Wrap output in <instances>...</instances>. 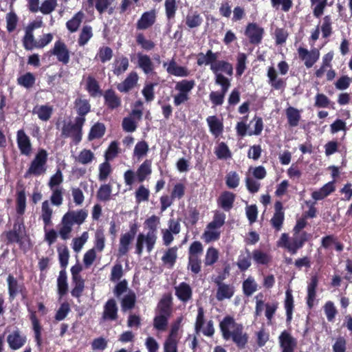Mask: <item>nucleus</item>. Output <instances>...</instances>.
Here are the masks:
<instances>
[{"instance_id": "f257e3e1", "label": "nucleus", "mask_w": 352, "mask_h": 352, "mask_svg": "<svg viewBox=\"0 0 352 352\" xmlns=\"http://www.w3.org/2000/svg\"><path fill=\"white\" fill-rule=\"evenodd\" d=\"M219 326L225 340H232L239 347H244L248 342V336L243 332L241 324L236 322L232 317L227 316L220 322Z\"/></svg>"}, {"instance_id": "f03ea898", "label": "nucleus", "mask_w": 352, "mask_h": 352, "mask_svg": "<svg viewBox=\"0 0 352 352\" xmlns=\"http://www.w3.org/2000/svg\"><path fill=\"white\" fill-rule=\"evenodd\" d=\"M212 72L214 74L216 84L230 85V80L225 75L231 76L233 74L232 65L223 60H217L212 65Z\"/></svg>"}, {"instance_id": "7ed1b4c3", "label": "nucleus", "mask_w": 352, "mask_h": 352, "mask_svg": "<svg viewBox=\"0 0 352 352\" xmlns=\"http://www.w3.org/2000/svg\"><path fill=\"white\" fill-rule=\"evenodd\" d=\"M195 85V82L193 80H182L176 83L175 89L177 94L173 96L175 106H179L189 100V94Z\"/></svg>"}, {"instance_id": "20e7f679", "label": "nucleus", "mask_w": 352, "mask_h": 352, "mask_svg": "<svg viewBox=\"0 0 352 352\" xmlns=\"http://www.w3.org/2000/svg\"><path fill=\"white\" fill-rule=\"evenodd\" d=\"M182 321V317H179L173 324L169 336L164 343V352H177V342L180 339L179 329Z\"/></svg>"}, {"instance_id": "39448f33", "label": "nucleus", "mask_w": 352, "mask_h": 352, "mask_svg": "<svg viewBox=\"0 0 352 352\" xmlns=\"http://www.w3.org/2000/svg\"><path fill=\"white\" fill-rule=\"evenodd\" d=\"M85 122V118L83 117H77L76 118L75 124L68 123L65 124L62 133L65 137H70L76 142H79L81 140V130L82 126Z\"/></svg>"}, {"instance_id": "423d86ee", "label": "nucleus", "mask_w": 352, "mask_h": 352, "mask_svg": "<svg viewBox=\"0 0 352 352\" xmlns=\"http://www.w3.org/2000/svg\"><path fill=\"white\" fill-rule=\"evenodd\" d=\"M47 159V153L46 151L44 149L39 150L31 163L28 174L39 175L45 173Z\"/></svg>"}, {"instance_id": "0eeeda50", "label": "nucleus", "mask_w": 352, "mask_h": 352, "mask_svg": "<svg viewBox=\"0 0 352 352\" xmlns=\"http://www.w3.org/2000/svg\"><path fill=\"white\" fill-rule=\"evenodd\" d=\"M157 235L153 232H148L146 234H139L136 242V253L141 255L143 251L144 245H146V250L150 252L155 243Z\"/></svg>"}, {"instance_id": "6e6552de", "label": "nucleus", "mask_w": 352, "mask_h": 352, "mask_svg": "<svg viewBox=\"0 0 352 352\" xmlns=\"http://www.w3.org/2000/svg\"><path fill=\"white\" fill-rule=\"evenodd\" d=\"M16 143L22 155L29 156L32 153V147L30 138L23 129L16 132Z\"/></svg>"}, {"instance_id": "1a4fd4ad", "label": "nucleus", "mask_w": 352, "mask_h": 352, "mask_svg": "<svg viewBox=\"0 0 352 352\" xmlns=\"http://www.w3.org/2000/svg\"><path fill=\"white\" fill-rule=\"evenodd\" d=\"M263 33V28L254 23H249L245 31V34L249 38L250 42L254 44L261 43Z\"/></svg>"}, {"instance_id": "9d476101", "label": "nucleus", "mask_w": 352, "mask_h": 352, "mask_svg": "<svg viewBox=\"0 0 352 352\" xmlns=\"http://www.w3.org/2000/svg\"><path fill=\"white\" fill-rule=\"evenodd\" d=\"M163 66L166 68L167 73L177 77H187L190 72L187 67L179 65L174 59L169 62H164Z\"/></svg>"}, {"instance_id": "9b49d317", "label": "nucleus", "mask_w": 352, "mask_h": 352, "mask_svg": "<svg viewBox=\"0 0 352 352\" xmlns=\"http://www.w3.org/2000/svg\"><path fill=\"white\" fill-rule=\"evenodd\" d=\"M27 338L19 329L10 333L7 337V342L10 349L18 350L26 343Z\"/></svg>"}, {"instance_id": "f8f14e48", "label": "nucleus", "mask_w": 352, "mask_h": 352, "mask_svg": "<svg viewBox=\"0 0 352 352\" xmlns=\"http://www.w3.org/2000/svg\"><path fill=\"white\" fill-rule=\"evenodd\" d=\"M298 51L300 58L304 61L305 66L308 68L311 67L320 56V52L317 49L309 51L303 47H300Z\"/></svg>"}, {"instance_id": "ddd939ff", "label": "nucleus", "mask_w": 352, "mask_h": 352, "mask_svg": "<svg viewBox=\"0 0 352 352\" xmlns=\"http://www.w3.org/2000/svg\"><path fill=\"white\" fill-rule=\"evenodd\" d=\"M52 54L56 56L58 61L64 64H67L69 61V50L66 45L60 41L55 42Z\"/></svg>"}, {"instance_id": "4468645a", "label": "nucleus", "mask_w": 352, "mask_h": 352, "mask_svg": "<svg viewBox=\"0 0 352 352\" xmlns=\"http://www.w3.org/2000/svg\"><path fill=\"white\" fill-rule=\"evenodd\" d=\"M217 286L216 298L219 301L230 299L234 296L235 289L232 285L218 283Z\"/></svg>"}, {"instance_id": "2eb2a0df", "label": "nucleus", "mask_w": 352, "mask_h": 352, "mask_svg": "<svg viewBox=\"0 0 352 352\" xmlns=\"http://www.w3.org/2000/svg\"><path fill=\"white\" fill-rule=\"evenodd\" d=\"M279 342L282 352H294L296 346V340L287 331H283L280 335Z\"/></svg>"}, {"instance_id": "dca6fc26", "label": "nucleus", "mask_w": 352, "mask_h": 352, "mask_svg": "<svg viewBox=\"0 0 352 352\" xmlns=\"http://www.w3.org/2000/svg\"><path fill=\"white\" fill-rule=\"evenodd\" d=\"M88 216V212L86 210L81 209L78 210H71L65 213L63 217L67 219L71 223L81 225Z\"/></svg>"}, {"instance_id": "f3484780", "label": "nucleus", "mask_w": 352, "mask_h": 352, "mask_svg": "<svg viewBox=\"0 0 352 352\" xmlns=\"http://www.w3.org/2000/svg\"><path fill=\"white\" fill-rule=\"evenodd\" d=\"M175 295L182 302H186L192 298V291L186 283H181L175 287Z\"/></svg>"}, {"instance_id": "a211bd4d", "label": "nucleus", "mask_w": 352, "mask_h": 352, "mask_svg": "<svg viewBox=\"0 0 352 352\" xmlns=\"http://www.w3.org/2000/svg\"><path fill=\"white\" fill-rule=\"evenodd\" d=\"M335 189L334 182H330L324 184L319 190L314 191L311 197L315 201L322 200L333 192Z\"/></svg>"}, {"instance_id": "6ab92c4d", "label": "nucleus", "mask_w": 352, "mask_h": 352, "mask_svg": "<svg viewBox=\"0 0 352 352\" xmlns=\"http://www.w3.org/2000/svg\"><path fill=\"white\" fill-rule=\"evenodd\" d=\"M221 87V91H212L210 94V100L213 104L218 106L223 103L225 96L229 89L230 85L217 84Z\"/></svg>"}, {"instance_id": "aec40b11", "label": "nucleus", "mask_w": 352, "mask_h": 352, "mask_svg": "<svg viewBox=\"0 0 352 352\" xmlns=\"http://www.w3.org/2000/svg\"><path fill=\"white\" fill-rule=\"evenodd\" d=\"M118 307L113 299L109 300L104 306L103 318L115 320L117 318Z\"/></svg>"}, {"instance_id": "412c9836", "label": "nucleus", "mask_w": 352, "mask_h": 352, "mask_svg": "<svg viewBox=\"0 0 352 352\" xmlns=\"http://www.w3.org/2000/svg\"><path fill=\"white\" fill-rule=\"evenodd\" d=\"M284 220V212L283 211V205L280 201L275 204V212L271 219L272 224L277 230H280Z\"/></svg>"}, {"instance_id": "4be33fe9", "label": "nucleus", "mask_w": 352, "mask_h": 352, "mask_svg": "<svg viewBox=\"0 0 352 352\" xmlns=\"http://www.w3.org/2000/svg\"><path fill=\"white\" fill-rule=\"evenodd\" d=\"M89 3L94 6L97 11L102 14L104 12L112 13L113 8L111 6L113 0H87Z\"/></svg>"}, {"instance_id": "5701e85b", "label": "nucleus", "mask_w": 352, "mask_h": 352, "mask_svg": "<svg viewBox=\"0 0 352 352\" xmlns=\"http://www.w3.org/2000/svg\"><path fill=\"white\" fill-rule=\"evenodd\" d=\"M138 80V74L135 72H131L122 82L118 85V89L121 92H127L135 87Z\"/></svg>"}, {"instance_id": "b1692460", "label": "nucleus", "mask_w": 352, "mask_h": 352, "mask_svg": "<svg viewBox=\"0 0 352 352\" xmlns=\"http://www.w3.org/2000/svg\"><path fill=\"white\" fill-rule=\"evenodd\" d=\"M307 240V234L305 232L296 234L291 239L290 245H289V252L295 254L300 248L304 243Z\"/></svg>"}, {"instance_id": "393cba45", "label": "nucleus", "mask_w": 352, "mask_h": 352, "mask_svg": "<svg viewBox=\"0 0 352 352\" xmlns=\"http://www.w3.org/2000/svg\"><path fill=\"white\" fill-rule=\"evenodd\" d=\"M267 77L269 78V83L275 89H280L285 86L284 80L278 77L277 72L274 67H270L267 69Z\"/></svg>"}, {"instance_id": "a878e982", "label": "nucleus", "mask_w": 352, "mask_h": 352, "mask_svg": "<svg viewBox=\"0 0 352 352\" xmlns=\"http://www.w3.org/2000/svg\"><path fill=\"white\" fill-rule=\"evenodd\" d=\"M134 234L126 232L122 234L120 239L118 252L120 256L125 255L129 250V245L133 241Z\"/></svg>"}, {"instance_id": "bb28decb", "label": "nucleus", "mask_w": 352, "mask_h": 352, "mask_svg": "<svg viewBox=\"0 0 352 352\" xmlns=\"http://www.w3.org/2000/svg\"><path fill=\"white\" fill-rule=\"evenodd\" d=\"M155 19V14L154 12L151 11L144 13L138 22V28L144 30L149 28L154 23Z\"/></svg>"}, {"instance_id": "cd10ccee", "label": "nucleus", "mask_w": 352, "mask_h": 352, "mask_svg": "<svg viewBox=\"0 0 352 352\" xmlns=\"http://www.w3.org/2000/svg\"><path fill=\"white\" fill-rule=\"evenodd\" d=\"M206 121L212 134L216 137L219 136L223 131V124L221 121L214 116H209Z\"/></svg>"}, {"instance_id": "c85d7f7f", "label": "nucleus", "mask_w": 352, "mask_h": 352, "mask_svg": "<svg viewBox=\"0 0 352 352\" xmlns=\"http://www.w3.org/2000/svg\"><path fill=\"white\" fill-rule=\"evenodd\" d=\"M217 55L213 53L211 50H208L206 54L201 53L198 56L197 64L199 65H210V69H212V65L215 63L217 61Z\"/></svg>"}, {"instance_id": "c756f323", "label": "nucleus", "mask_w": 352, "mask_h": 352, "mask_svg": "<svg viewBox=\"0 0 352 352\" xmlns=\"http://www.w3.org/2000/svg\"><path fill=\"white\" fill-rule=\"evenodd\" d=\"M185 22L189 28H195L202 23L203 19L197 12H190L186 15Z\"/></svg>"}, {"instance_id": "7c9ffc66", "label": "nucleus", "mask_w": 352, "mask_h": 352, "mask_svg": "<svg viewBox=\"0 0 352 352\" xmlns=\"http://www.w3.org/2000/svg\"><path fill=\"white\" fill-rule=\"evenodd\" d=\"M25 235L24 227L22 224L14 225L13 230L8 234V239L10 242L19 243Z\"/></svg>"}, {"instance_id": "2f4dec72", "label": "nucleus", "mask_w": 352, "mask_h": 352, "mask_svg": "<svg viewBox=\"0 0 352 352\" xmlns=\"http://www.w3.org/2000/svg\"><path fill=\"white\" fill-rule=\"evenodd\" d=\"M138 65L144 71L145 74H150L153 72V65L147 55L138 54Z\"/></svg>"}, {"instance_id": "473e14b6", "label": "nucleus", "mask_w": 352, "mask_h": 352, "mask_svg": "<svg viewBox=\"0 0 352 352\" xmlns=\"http://www.w3.org/2000/svg\"><path fill=\"white\" fill-rule=\"evenodd\" d=\"M75 107L78 113V117H83L90 111L91 106L87 100L81 98H77L75 101Z\"/></svg>"}, {"instance_id": "72a5a7b5", "label": "nucleus", "mask_w": 352, "mask_h": 352, "mask_svg": "<svg viewBox=\"0 0 352 352\" xmlns=\"http://www.w3.org/2000/svg\"><path fill=\"white\" fill-rule=\"evenodd\" d=\"M86 89L91 96L96 97L101 95L98 83L92 76H88L87 78Z\"/></svg>"}, {"instance_id": "f704fd0d", "label": "nucleus", "mask_w": 352, "mask_h": 352, "mask_svg": "<svg viewBox=\"0 0 352 352\" xmlns=\"http://www.w3.org/2000/svg\"><path fill=\"white\" fill-rule=\"evenodd\" d=\"M94 159V153L88 149L82 150L76 157V161L84 165L91 163Z\"/></svg>"}, {"instance_id": "c9c22d12", "label": "nucleus", "mask_w": 352, "mask_h": 352, "mask_svg": "<svg viewBox=\"0 0 352 352\" xmlns=\"http://www.w3.org/2000/svg\"><path fill=\"white\" fill-rule=\"evenodd\" d=\"M67 274L65 270H61L57 279L58 292L60 296L65 295L67 292Z\"/></svg>"}, {"instance_id": "e433bc0d", "label": "nucleus", "mask_w": 352, "mask_h": 352, "mask_svg": "<svg viewBox=\"0 0 352 352\" xmlns=\"http://www.w3.org/2000/svg\"><path fill=\"white\" fill-rule=\"evenodd\" d=\"M105 102L109 107L111 109L116 108L120 105L121 101L114 91L112 90H107L104 94Z\"/></svg>"}, {"instance_id": "4c0bfd02", "label": "nucleus", "mask_w": 352, "mask_h": 352, "mask_svg": "<svg viewBox=\"0 0 352 352\" xmlns=\"http://www.w3.org/2000/svg\"><path fill=\"white\" fill-rule=\"evenodd\" d=\"M177 248L173 247L168 249L164 254L162 260L164 264L172 267L177 257Z\"/></svg>"}, {"instance_id": "58836bf2", "label": "nucleus", "mask_w": 352, "mask_h": 352, "mask_svg": "<svg viewBox=\"0 0 352 352\" xmlns=\"http://www.w3.org/2000/svg\"><path fill=\"white\" fill-rule=\"evenodd\" d=\"M52 216V209L50 207L48 201H45L42 204L41 208V218L43 221L45 226H47L51 224Z\"/></svg>"}, {"instance_id": "ea45409f", "label": "nucleus", "mask_w": 352, "mask_h": 352, "mask_svg": "<svg viewBox=\"0 0 352 352\" xmlns=\"http://www.w3.org/2000/svg\"><path fill=\"white\" fill-rule=\"evenodd\" d=\"M83 18L84 14L82 12L76 13L72 19L67 22V29L72 32H76L78 29Z\"/></svg>"}, {"instance_id": "a19ab883", "label": "nucleus", "mask_w": 352, "mask_h": 352, "mask_svg": "<svg viewBox=\"0 0 352 352\" xmlns=\"http://www.w3.org/2000/svg\"><path fill=\"white\" fill-rule=\"evenodd\" d=\"M220 233V230L214 228L210 227V226L208 225L203 234V239L206 243L214 241L219 239Z\"/></svg>"}, {"instance_id": "79ce46f5", "label": "nucleus", "mask_w": 352, "mask_h": 352, "mask_svg": "<svg viewBox=\"0 0 352 352\" xmlns=\"http://www.w3.org/2000/svg\"><path fill=\"white\" fill-rule=\"evenodd\" d=\"M52 111V107L46 105L37 106L33 110V113L36 114L43 121H47L50 119Z\"/></svg>"}, {"instance_id": "37998d69", "label": "nucleus", "mask_w": 352, "mask_h": 352, "mask_svg": "<svg viewBox=\"0 0 352 352\" xmlns=\"http://www.w3.org/2000/svg\"><path fill=\"white\" fill-rule=\"evenodd\" d=\"M35 77L33 74L27 72L24 75L21 76L17 79V82L19 85L30 89L33 87L35 83Z\"/></svg>"}, {"instance_id": "c03bdc74", "label": "nucleus", "mask_w": 352, "mask_h": 352, "mask_svg": "<svg viewBox=\"0 0 352 352\" xmlns=\"http://www.w3.org/2000/svg\"><path fill=\"white\" fill-rule=\"evenodd\" d=\"M286 115L290 126H296L298 124L300 118V114L298 109L290 107L287 109Z\"/></svg>"}, {"instance_id": "a18cd8bd", "label": "nucleus", "mask_w": 352, "mask_h": 352, "mask_svg": "<svg viewBox=\"0 0 352 352\" xmlns=\"http://www.w3.org/2000/svg\"><path fill=\"white\" fill-rule=\"evenodd\" d=\"M258 289V285L252 277H248L243 283V290L245 295L250 296Z\"/></svg>"}, {"instance_id": "49530a36", "label": "nucleus", "mask_w": 352, "mask_h": 352, "mask_svg": "<svg viewBox=\"0 0 352 352\" xmlns=\"http://www.w3.org/2000/svg\"><path fill=\"white\" fill-rule=\"evenodd\" d=\"M151 162L148 160H146L139 167L137 170V177L140 182H143L146 179V176L151 174Z\"/></svg>"}, {"instance_id": "de8ad7c7", "label": "nucleus", "mask_w": 352, "mask_h": 352, "mask_svg": "<svg viewBox=\"0 0 352 352\" xmlns=\"http://www.w3.org/2000/svg\"><path fill=\"white\" fill-rule=\"evenodd\" d=\"M23 45L26 50L37 48V41H35L34 34L25 30V36L23 38Z\"/></svg>"}, {"instance_id": "09e8293b", "label": "nucleus", "mask_w": 352, "mask_h": 352, "mask_svg": "<svg viewBox=\"0 0 352 352\" xmlns=\"http://www.w3.org/2000/svg\"><path fill=\"white\" fill-rule=\"evenodd\" d=\"M128 67V58L126 57H121L115 60L113 72L116 75H120L127 69Z\"/></svg>"}, {"instance_id": "8fccbe9b", "label": "nucleus", "mask_w": 352, "mask_h": 352, "mask_svg": "<svg viewBox=\"0 0 352 352\" xmlns=\"http://www.w3.org/2000/svg\"><path fill=\"white\" fill-rule=\"evenodd\" d=\"M234 200V196L232 192H224L219 199L221 206L225 210H229L232 207Z\"/></svg>"}, {"instance_id": "3c124183", "label": "nucleus", "mask_w": 352, "mask_h": 352, "mask_svg": "<svg viewBox=\"0 0 352 352\" xmlns=\"http://www.w3.org/2000/svg\"><path fill=\"white\" fill-rule=\"evenodd\" d=\"M214 153L220 160H227L231 157V152L228 146L223 143H219L215 148Z\"/></svg>"}, {"instance_id": "603ef678", "label": "nucleus", "mask_w": 352, "mask_h": 352, "mask_svg": "<svg viewBox=\"0 0 352 352\" xmlns=\"http://www.w3.org/2000/svg\"><path fill=\"white\" fill-rule=\"evenodd\" d=\"M73 225L71 221H69L67 219L63 217L61 220V227L59 230V234L60 237L65 240L69 237V234L72 230Z\"/></svg>"}, {"instance_id": "864d4df0", "label": "nucleus", "mask_w": 352, "mask_h": 352, "mask_svg": "<svg viewBox=\"0 0 352 352\" xmlns=\"http://www.w3.org/2000/svg\"><path fill=\"white\" fill-rule=\"evenodd\" d=\"M105 247V236L102 230H97L95 233L94 247L96 251L102 252Z\"/></svg>"}, {"instance_id": "5fc2aeb1", "label": "nucleus", "mask_w": 352, "mask_h": 352, "mask_svg": "<svg viewBox=\"0 0 352 352\" xmlns=\"http://www.w3.org/2000/svg\"><path fill=\"white\" fill-rule=\"evenodd\" d=\"M57 5V0H45L39 6L38 11L43 14H49L56 9Z\"/></svg>"}, {"instance_id": "6e6d98bb", "label": "nucleus", "mask_w": 352, "mask_h": 352, "mask_svg": "<svg viewBox=\"0 0 352 352\" xmlns=\"http://www.w3.org/2000/svg\"><path fill=\"white\" fill-rule=\"evenodd\" d=\"M88 239L89 234L87 232H84L80 236L74 239L72 246L74 251L79 252L87 243Z\"/></svg>"}, {"instance_id": "4d7b16f0", "label": "nucleus", "mask_w": 352, "mask_h": 352, "mask_svg": "<svg viewBox=\"0 0 352 352\" xmlns=\"http://www.w3.org/2000/svg\"><path fill=\"white\" fill-rule=\"evenodd\" d=\"M294 307L293 296L290 291L287 290L285 294V308L286 310L287 320L290 321L292 318Z\"/></svg>"}, {"instance_id": "13d9d810", "label": "nucleus", "mask_w": 352, "mask_h": 352, "mask_svg": "<svg viewBox=\"0 0 352 352\" xmlns=\"http://www.w3.org/2000/svg\"><path fill=\"white\" fill-rule=\"evenodd\" d=\"M98 179L100 181H105L111 173L112 169L110 164L106 160L104 162L100 164Z\"/></svg>"}, {"instance_id": "bf43d9fd", "label": "nucleus", "mask_w": 352, "mask_h": 352, "mask_svg": "<svg viewBox=\"0 0 352 352\" xmlns=\"http://www.w3.org/2000/svg\"><path fill=\"white\" fill-rule=\"evenodd\" d=\"M6 28L9 32H13L16 28L18 23V17L16 14L12 12H9L6 16Z\"/></svg>"}, {"instance_id": "052dcab7", "label": "nucleus", "mask_w": 352, "mask_h": 352, "mask_svg": "<svg viewBox=\"0 0 352 352\" xmlns=\"http://www.w3.org/2000/svg\"><path fill=\"white\" fill-rule=\"evenodd\" d=\"M30 319L32 323L33 329L34 331V337L36 342V344L38 346L41 344V326L39 324L38 320L36 318L35 314L32 313L30 316Z\"/></svg>"}, {"instance_id": "680f3d73", "label": "nucleus", "mask_w": 352, "mask_h": 352, "mask_svg": "<svg viewBox=\"0 0 352 352\" xmlns=\"http://www.w3.org/2000/svg\"><path fill=\"white\" fill-rule=\"evenodd\" d=\"M104 125L102 123H96L91 127L89 138V140L99 138L104 135Z\"/></svg>"}, {"instance_id": "e2e57ef3", "label": "nucleus", "mask_w": 352, "mask_h": 352, "mask_svg": "<svg viewBox=\"0 0 352 352\" xmlns=\"http://www.w3.org/2000/svg\"><path fill=\"white\" fill-rule=\"evenodd\" d=\"M63 181V174L58 169L56 173L50 177L48 183L50 188L51 190H54V188H62L61 187H59V185L62 184Z\"/></svg>"}, {"instance_id": "0e129e2a", "label": "nucleus", "mask_w": 352, "mask_h": 352, "mask_svg": "<svg viewBox=\"0 0 352 352\" xmlns=\"http://www.w3.org/2000/svg\"><path fill=\"white\" fill-rule=\"evenodd\" d=\"M148 151V145L144 141L139 142L136 144L133 154L134 156L138 157L139 160L145 156Z\"/></svg>"}, {"instance_id": "69168bd1", "label": "nucleus", "mask_w": 352, "mask_h": 352, "mask_svg": "<svg viewBox=\"0 0 352 352\" xmlns=\"http://www.w3.org/2000/svg\"><path fill=\"white\" fill-rule=\"evenodd\" d=\"M9 294L11 298H14L19 291V285L17 280L12 276L9 275L7 278Z\"/></svg>"}, {"instance_id": "338daca9", "label": "nucleus", "mask_w": 352, "mask_h": 352, "mask_svg": "<svg viewBox=\"0 0 352 352\" xmlns=\"http://www.w3.org/2000/svg\"><path fill=\"white\" fill-rule=\"evenodd\" d=\"M219 258V252L214 248H209L207 250L205 258V264L211 265L214 264Z\"/></svg>"}, {"instance_id": "774afa93", "label": "nucleus", "mask_w": 352, "mask_h": 352, "mask_svg": "<svg viewBox=\"0 0 352 352\" xmlns=\"http://www.w3.org/2000/svg\"><path fill=\"white\" fill-rule=\"evenodd\" d=\"M92 30L91 28L89 26H85L80 34L79 39H78V43L80 45L83 46L85 45L89 39L92 37Z\"/></svg>"}]
</instances>
